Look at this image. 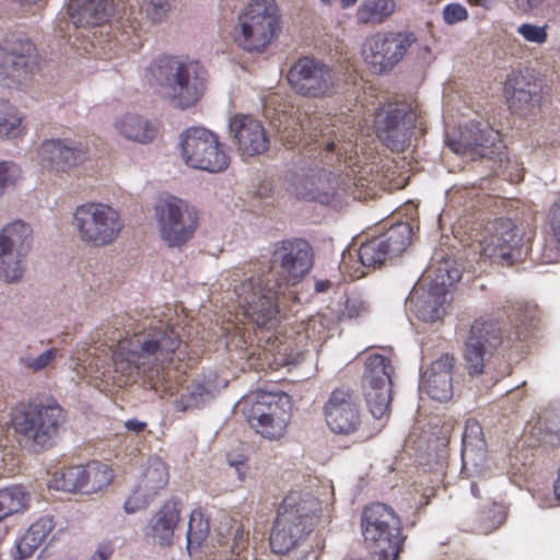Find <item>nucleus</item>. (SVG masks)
<instances>
[{
	"mask_svg": "<svg viewBox=\"0 0 560 560\" xmlns=\"http://www.w3.org/2000/svg\"><path fill=\"white\" fill-rule=\"evenodd\" d=\"M314 253L303 238H287L272 245L268 270L259 261L246 262L242 270L246 277L234 287L242 314L250 324L270 330L278 324V298L281 289L294 285L313 267Z\"/></svg>",
	"mask_w": 560,
	"mask_h": 560,
	"instance_id": "nucleus-1",
	"label": "nucleus"
},
{
	"mask_svg": "<svg viewBox=\"0 0 560 560\" xmlns=\"http://www.w3.org/2000/svg\"><path fill=\"white\" fill-rule=\"evenodd\" d=\"M187 345L167 324L159 320L149 325L130 337L120 339L112 354L114 372L118 374V386H127L144 376L155 390L164 387V392L173 396L172 371L185 373L190 366Z\"/></svg>",
	"mask_w": 560,
	"mask_h": 560,
	"instance_id": "nucleus-2",
	"label": "nucleus"
},
{
	"mask_svg": "<svg viewBox=\"0 0 560 560\" xmlns=\"http://www.w3.org/2000/svg\"><path fill=\"white\" fill-rule=\"evenodd\" d=\"M539 313L536 304L515 301L477 316L464 340L463 358L468 374L483 373L488 351L526 339L530 328L539 320Z\"/></svg>",
	"mask_w": 560,
	"mask_h": 560,
	"instance_id": "nucleus-3",
	"label": "nucleus"
},
{
	"mask_svg": "<svg viewBox=\"0 0 560 560\" xmlns=\"http://www.w3.org/2000/svg\"><path fill=\"white\" fill-rule=\"evenodd\" d=\"M447 145L456 154L471 160H485L494 175L511 183H518L524 178V168L508 156L500 132L489 126L470 121L457 137L447 140Z\"/></svg>",
	"mask_w": 560,
	"mask_h": 560,
	"instance_id": "nucleus-4",
	"label": "nucleus"
},
{
	"mask_svg": "<svg viewBox=\"0 0 560 560\" xmlns=\"http://www.w3.org/2000/svg\"><path fill=\"white\" fill-rule=\"evenodd\" d=\"M319 502L310 494L292 492L279 505L269 545L275 553H288L304 545L314 530Z\"/></svg>",
	"mask_w": 560,
	"mask_h": 560,
	"instance_id": "nucleus-5",
	"label": "nucleus"
},
{
	"mask_svg": "<svg viewBox=\"0 0 560 560\" xmlns=\"http://www.w3.org/2000/svg\"><path fill=\"white\" fill-rule=\"evenodd\" d=\"M147 75L150 82L154 80L161 85L170 101L182 109L195 106L206 91V71L195 60L164 56L149 66Z\"/></svg>",
	"mask_w": 560,
	"mask_h": 560,
	"instance_id": "nucleus-6",
	"label": "nucleus"
},
{
	"mask_svg": "<svg viewBox=\"0 0 560 560\" xmlns=\"http://www.w3.org/2000/svg\"><path fill=\"white\" fill-rule=\"evenodd\" d=\"M63 421V409L55 400L20 401L10 409L9 425L36 453L54 445Z\"/></svg>",
	"mask_w": 560,
	"mask_h": 560,
	"instance_id": "nucleus-7",
	"label": "nucleus"
},
{
	"mask_svg": "<svg viewBox=\"0 0 560 560\" xmlns=\"http://www.w3.org/2000/svg\"><path fill=\"white\" fill-rule=\"evenodd\" d=\"M276 0H250L238 13L234 40L246 52H264L281 33Z\"/></svg>",
	"mask_w": 560,
	"mask_h": 560,
	"instance_id": "nucleus-8",
	"label": "nucleus"
},
{
	"mask_svg": "<svg viewBox=\"0 0 560 560\" xmlns=\"http://www.w3.org/2000/svg\"><path fill=\"white\" fill-rule=\"evenodd\" d=\"M72 225L79 240L92 247H105L115 243L125 226L117 209L95 201H88L75 208Z\"/></svg>",
	"mask_w": 560,
	"mask_h": 560,
	"instance_id": "nucleus-9",
	"label": "nucleus"
},
{
	"mask_svg": "<svg viewBox=\"0 0 560 560\" xmlns=\"http://www.w3.org/2000/svg\"><path fill=\"white\" fill-rule=\"evenodd\" d=\"M529 238L525 231L506 217L488 221L480 231V255L492 264L513 266L521 260Z\"/></svg>",
	"mask_w": 560,
	"mask_h": 560,
	"instance_id": "nucleus-10",
	"label": "nucleus"
},
{
	"mask_svg": "<svg viewBox=\"0 0 560 560\" xmlns=\"http://www.w3.org/2000/svg\"><path fill=\"white\" fill-rule=\"evenodd\" d=\"M362 534L372 544L380 560H397L402 550L405 537L401 523L395 511L384 503L368 505L361 516Z\"/></svg>",
	"mask_w": 560,
	"mask_h": 560,
	"instance_id": "nucleus-11",
	"label": "nucleus"
},
{
	"mask_svg": "<svg viewBox=\"0 0 560 560\" xmlns=\"http://www.w3.org/2000/svg\"><path fill=\"white\" fill-rule=\"evenodd\" d=\"M180 151L185 164L192 168L219 173L230 164L218 136L202 127H191L182 133Z\"/></svg>",
	"mask_w": 560,
	"mask_h": 560,
	"instance_id": "nucleus-12",
	"label": "nucleus"
},
{
	"mask_svg": "<svg viewBox=\"0 0 560 560\" xmlns=\"http://www.w3.org/2000/svg\"><path fill=\"white\" fill-rule=\"evenodd\" d=\"M154 217L161 238L170 247L186 244L198 228L199 217L196 209L174 196L161 198L155 203Z\"/></svg>",
	"mask_w": 560,
	"mask_h": 560,
	"instance_id": "nucleus-13",
	"label": "nucleus"
},
{
	"mask_svg": "<svg viewBox=\"0 0 560 560\" xmlns=\"http://www.w3.org/2000/svg\"><path fill=\"white\" fill-rule=\"evenodd\" d=\"M416 40L412 32H377L365 38L362 58L372 73L383 74L401 61Z\"/></svg>",
	"mask_w": 560,
	"mask_h": 560,
	"instance_id": "nucleus-14",
	"label": "nucleus"
},
{
	"mask_svg": "<svg viewBox=\"0 0 560 560\" xmlns=\"http://www.w3.org/2000/svg\"><path fill=\"white\" fill-rule=\"evenodd\" d=\"M394 372L390 359L382 354L374 353L365 360L362 388L368 409L375 419H387L390 415Z\"/></svg>",
	"mask_w": 560,
	"mask_h": 560,
	"instance_id": "nucleus-15",
	"label": "nucleus"
},
{
	"mask_svg": "<svg viewBox=\"0 0 560 560\" xmlns=\"http://www.w3.org/2000/svg\"><path fill=\"white\" fill-rule=\"evenodd\" d=\"M113 480L114 470L108 464L91 460L56 471L51 483L58 490L90 495L103 491Z\"/></svg>",
	"mask_w": 560,
	"mask_h": 560,
	"instance_id": "nucleus-16",
	"label": "nucleus"
},
{
	"mask_svg": "<svg viewBox=\"0 0 560 560\" xmlns=\"http://www.w3.org/2000/svg\"><path fill=\"white\" fill-rule=\"evenodd\" d=\"M32 229L18 220L0 232V279L14 282L22 278L24 258L31 250Z\"/></svg>",
	"mask_w": 560,
	"mask_h": 560,
	"instance_id": "nucleus-17",
	"label": "nucleus"
},
{
	"mask_svg": "<svg viewBox=\"0 0 560 560\" xmlns=\"http://www.w3.org/2000/svg\"><path fill=\"white\" fill-rule=\"evenodd\" d=\"M288 82L300 95L311 98L331 96L336 80L331 68L313 57H301L290 68Z\"/></svg>",
	"mask_w": 560,
	"mask_h": 560,
	"instance_id": "nucleus-18",
	"label": "nucleus"
},
{
	"mask_svg": "<svg viewBox=\"0 0 560 560\" xmlns=\"http://www.w3.org/2000/svg\"><path fill=\"white\" fill-rule=\"evenodd\" d=\"M36 48L27 38L12 35L0 43V83L11 86L27 78L35 62Z\"/></svg>",
	"mask_w": 560,
	"mask_h": 560,
	"instance_id": "nucleus-19",
	"label": "nucleus"
},
{
	"mask_svg": "<svg viewBox=\"0 0 560 560\" xmlns=\"http://www.w3.org/2000/svg\"><path fill=\"white\" fill-rule=\"evenodd\" d=\"M324 416L328 428L336 434L358 432L362 424L359 396L349 388L334 389L324 406Z\"/></svg>",
	"mask_w": 560,
	"mask_h": 560,
	"instance_id": "nucleus-20",
	"label": "nucleus"
},
{
	"mask_svg": "<svg viewBox=\"0 0 560 560\" xmlns=\"http://www.w3.org/2000/svg\"><path fill=\"white\" fill-rule=\"evenodd\" d=\"M412 229L409 223L400 222L385 233L361 244L359 259L363 266L378 267L387 257L401 254L411 243Z\"/></svg>",
	"mask_w": 560,
	"mask_h": 560,
	"instance_id": "nucleus-21",
	"label": "nucleus"
},
{
	"mask_svg": "<svg viewBox=\"0 0 560 560\" xmlns=\"http://www.w3.org/2000/svg\"><path fill=\"white\" fill-rule=\"evenodd\" d=\"M249 521L226 517L218 526L217 535L212 540L207 556L212 560H236L249 546Z\"/></svg>",
	"mask_w": 560,
	"mask_h": 560,
	"instance_id": "nucleus-22",
	"label": "nucleus"
},
{
	"mask_svg": "<svg viewBox=\"0 0 560 560\" xmlns=\"http://www.w3.org/2000/svg\"><path fill=\"white\" fill-rule=\"evenodd\" d=\"M504 96L513 114L525 117L540 105V88L533 75L512 72L504 83Z\"/></svg>",
	"mask_w": 560,
	"mask_h": 560,
	"instance_id": "nucleus-23",
	"label": "nucleus"
},
{
	"mask_svg": "<svg viewBox=\"0 0 560 560\" xmlns=\"http://www.w3.org/2000/svg\"><path fill=\"white\" fill-rule=\"evenodd\" d=\"M416 114L407 104H386L374 117V126L378 138L389 148H396L398 136L405 128H410Z\"/></svg>",
	"mask_w": 560,
	"mask_h": 560,
	"instance_id": "nucleus-24",
	"label": "nucleus"
},
{
	"mask_svg": "<svg viewBox=\"0 0 560 560\" xmlns=\"http://www.w3.org/2000/svg\"><path fill=\"white\" fill-rule=\"evenodd\" d=\"M230 129L242 154L255 156L268 150L267 132L262 124L250 115H234L230 120Z\"/></svg>",
	"mask_w": 560,
	"mask_h": 560,
	"instance_id": "nucleus-25",
	"label": "nucleus"
},
{
	"mask_svg": "<svg viewBox=\"0 0 560 560\" xmlns=\"http://www.w3.org/2000/svg\"><path fill=\"white\" fill-rule=\"evenodd\" d=\"M290 397L284 393L258 392L254 395L250 409L248 411V422L253 423L255 419L273 418V430L280 431L287 428L290 421Z\"/></svg>",
	"mask_w": 560,
	"mask_h": 560,
	"instance_id": "nucleus-26",
	"label": "nucleus"
},
{
	"mask_svg": "<svg viewBox=\"0 0 560 560\" xmlns=\"http://www.w3.org/2000/svg\"><path fill=\"white\" fill-rule=\"evenodd\" d=\"M114 0H70L68 13L77 26H98L109 21Z\"/></svg>",
	"mask_w": 560,
	"mask_h": 560,
	"instance_id": "nucleus-27",
	"label": "nucleus"
},
{
	"mask_svg": "<svg viewBox=\"0 0 560 560\" xmlns=\"http://www.w3.org/2000/svg\"><path fill=\"white\" fill-rule=\"evenodd\" d=\"M38 156L43 168L66 172L81 161L83 152L60 139H51L42 143Z\"/></svg>",
	"mask_w": 560,
	"mask_h": 560,
	"instance_id": "nucleus-28",
	"label": "nucleus"
},
{
	"mask_svg": "<svg viewBox=\"0 0 560 560\" xmlns=\"http://www.w3.org/2000/svg\"><path fill=\"white\" fill-rule=\"evenodd\" d=\"M180 520V502L171 498L166 500L153 515L149 534L158 539L160 545H170L174 530Z\"/></svg>",
	"mask_w": 560,
	"mask_h": 560,
	"instance_id": "nucleus-29",
	"label": "nucleus"
},
{
	"mask_svg": "<svg viewBox=\"0 0 560 560\" xmlns=\"http://www.w3.org/2000/svg\"><path fill=\"white\" fill-rule=\"evenodd\" d=\"M487 444L480 423L475 419H467L462 438V460L464 467L477 466L486 456Z\"/></svg>",
	"mask_w": 560,
	"mask_h": 560,
	"instance_id": "nucleus-30",
	"label": "nucleus"
},
{
	"mask_svg": "<svg viewBox=\"0 0 560 560\" xmlns=\"http://www.w3.org/2000/svg\"><path fill=\"white\" fill-rule=\"evenodd\" d=\"M168 480V466L161 458L154 457L147 462L136 486L139 487V491L145 492L147 497L154 499L166 488Z\"/></svg>",
	"mask_w": 560,
	"mask_h": 560,
	"instance_id": "nucleus-31",
	"label": "nucleus"
},
{
	"mask_svg": "<svg viewBox=\"0 0 560 560\" xmlns=\"http://www.w3.org/2000/svg\"><path fill=\"white\" fill-rule=\"evenodd\" d=\"M115 126L126 139L140 143L151 142L158 133L154 124L135 114H126Z\"/></svg>",
	"mask_w": 560,
	"mask_h": 560,
	"instance_id": "nucleus-32",
	"label": "nucleus"
},
{
	"mask_svg": "<svg viewBox=\"0 0 560 560\" xmlns=\"http://www.w3.org/2000/svg\"><path fill=\"white\" fill-rule=\"evenodd\" d=\"M396 10L395 0H363L357 9V21L363 25H378L387 21Z\"/></svg>",
	"mask_w": 560,
	"mask_h": 560,
	"instance_id": "nucleus-33",
	"label": "nucleus"
},
{
	"mask_svg": "<svg viewBox=\"0 0 560 560\" xmlns=\"http://www.w3.org/2000/svg\"><path fill=\"white\" fill-rule=\"evenodd\" d=\"M30 497L22 486L0 489V522L23 512L28 505Z\"/></svg>",
	"mask_w": 560,
	"mask_h": 560,
	"instance_id": "nucleus-34",
	"label": "nucleus"
},
{
	"mask_svg": "<svg viewBox=\"0 0 560 560\" xmlns=\"http://www.w3.org/2000/svg\"><path fill=\"white\" fill-rule=\"evenodd\" d=\"M209 521L201 509L192 510L187 530V549L190 556L201 548L209 536Z\"/></svg>",
	"mask_w": 560,
	"mask_h": 560,
	"instance_id": "nucleus-35",
	"label": "nucleus"
},
{
	"mask_svg": "<svg viewBox=\"0 0 560 560\" xmlns=\"http://www.w3.org/2000/svg\"><path fill=\"white\" fill-rule=\"evenodd\" d=\"M173 406L177 411H187L199 408L208 399L210 392L200 383H191L186 387L176 390Z\"/></svg>",
	"mask_w": 560,
	"mask_h": 560,
	"instance_id": "nucleus-36",
	"label": "nucleus"
},
{
	"mask_svg": "<svg viewBox=\"0 0 560 560\" xmlns=\"http://www.w3.org/2000/svg\"><path fill=\"white\" fill-rule=\"evenodd\" d=\"M22 130V116L9 102L0 98V136L15 138Z\"/></svg>",
	"mask_w": 560,
	"mask_h": 560,
	"instance_id": "nucleus-37",
	"label": "nucleus"
},
{
	"mask_svg": "<svg viewBox=\"0 0 560 560\" xmlns=\"http://www.w3.org/2000/svg\"><path fill=\"white\" fill-rule=\"evenodd\" d=\"M422 386L434 400L445 401L452 397V376L445 373L442 376H422Z\"/></svg>",
	"mask_w": 560,
	"mask_h": 560,
	"instance_id": "nucleus-38",
	"label": "nucleus"
},
{
	"mask_svg": "<svg viewBox=\"0 0 560 560\" xmlns=\"http://www.w3.org/2000/svg\"><path fill=\"white\" fill-rule=\"evenodd\" d=\"M546 224V246L560 249V196L550 207Z\"/></svg>",
	"mask_w": 560,
	"mask_h": 560,
	"instance_id": "nucleus-39",
	"label": "nucleus"
},
{
	"mask_svg": "<svg viewBox=\"0 0 560 560\" xmlns=\"http://www.w3.org/2000/svg\"><path fill=\"white\" fill-rule=\"evenodd\" d=\"M318 148H324L327 152H335L339 161L347 163L348 153L355 151V143L352 139L341 140L335 136V139H325L322 135L320 139L316 141Z\"/></svg>",
	"mask_w": 560,
	"mask_h": 560,
	"instance_id": "nucleus-40",
	"label": "nucleus"
},
{
	"mask_svg": "<svg viewBox=\"0 0 560 560\" xmlns=\"http://www.w3.org/2000/svg\"><path fill=\"white\" fill-rule=\"evenodd\" d=\"M548 24L536 25L526 22L518 25L516 32L525 42L540 46L548 40Z\"/></svg>",
	"mask_w": 560,
	"mask_h": 560,
	"instance_id": "nucleus-41",
	"label": "nucleus"
},
{
	"mask_svg": "<svg viewBox=\"0 0 560 560\" xmlns=\"http://www.w3.org/2000/svg\"><path fill=\"white\" fill-rule=\"evenodd\" d=\"M58 355V350L55 348L48 349L37 357L30 354L22 355L20 362L25 368L33 372H38L49 366Z\"/></svg>",
	"mask_w": 560,
	"mask_h": 560,
	"instance_id": "nucleus-42",
	"label": "nucleus"
},
{
	"mask_svg": "<svg viewBox=\"0 0 560 560\" xmlns=\"http://www.w3.org/2000/svg\"><path fill=\"white\" fill-rule=\"evenodd\" d=\"M172 9L170 0H149L144 1L141 10L152 22H162Z\"/></svg>",
	"mask_w": 560,
	"mask_h": 560,
	"instance_id": "nucleus-43",
	"label": "nucleus"
},
{
	"mask_svg": "<svg viewBox=\"0 0 560 560\" xmlns=\"http://www.w3.org/2000/svg\"><path fill=\"white\" fill-rule=\"evenodd\" d=\"M55 528V522L50 516H43L35 521L26 530L40 547Z\"/></svg>",
	"mask_w": 560,
	"mask_h": 560,
	"instance_id": "nucleus-44",
	"label": "nucleus"
},
{
	"mask_svg": "<svg viewBox=\"0 0 560 560\" xmlns=\"http://www.w3.org/2000/svg\"><path fill=\"white\" fill-rule=\"evenodd\" d=\"M454 364V355L445 353L431 363L430 368L425 370L423 376H442L444 373L452 376Z\"/></svg>",
	"mask_w": 560,
	"mask_h": 560,
	"instance_id": "nucleus-45",
	"label": "nucleus"
},
{
	"mask_svg": "<svg viewBox=\"0 0 560 560\" xmlns=\"http://www.w3.org/2000/svg\"><path fill=\"white\" fill-rule=\"evenodd\" d=\"M250 425L257 431V433L269 440H278L282 438L287 431V428H281L280 431H275L272 429L275 425L272 417L255 419Z\"/></svg>",
	"mask_w": 560,
	"mask_h": 560,
	"instance_id": "nucleus-46",
	"label": "nucleus"
},
{
	"mask_svg": "<svg viewBox=\"0 0 560 560\" xmlns=\"http://www.w3.org/2000/svg\"><path fill=\"white\" fill-rule=\"evenodd\" d=\"M153 499L147 497L145 492L139 491V487L135 486L132 493L124 503V510L126 513L131 514L145 509Z\"/></svg>",
	"mask_w": 560,
	"mask_h": 560,
	"instance_id": "nucleus-47",
	"label": "nucleus"
},
{
	"mask_svg": "<svg viewBox=\"0 0 560 560\" xmlns=\"http://www.w3.org/2000/svg\"><path fill=\"white\" fill-rule=\"evenodd\" d=\"M16 556L15 558L19 560L30 558L38 548V544L36 542V538L32 537L27 532H25L16 541Z\"/></svg>",
	"mask_w": 560,
	"mask_h": 560,
	"instance_id": "nucleus-48",
	"label": "nucleus"
},
{
	"mask_svg": "<svg viewBox=\"0 0 560 560\" xmlns=\"http://www.w3.org/2000/svg\"><path fill=\"white\" fill-rule=\"evenodd\" d=\"M442 14L444 22L448 25H453L468 19L467 9L457 2L446 4Z\"/></svg>",
	"mask_w": 560,
	"mask_h": 560,
	"instance_id": "nucleus-49",
	"label": "nucleus"
},
{
	"mask_svg": "<svg viewBox=\"0 0 560 560\" xmlns=\"http://www.w3.org/2000/svg\"><path fill=\"white\" fill-rule=\"evenodd\" d=\"M551 415V411H544L542 415H539L537 418L536 423L532 428V434H535V431H537V441L545 442L546 438L548 435H551L557 432L558 427L556 424H548L549 417Z\"/></svg>",
	"mask_w": 560,
	"mask_h": 560,
	"instance_id": "nucleus-50",
	"label": "nucleus"
},
{
	"mask_svg": "<svg viewBox=\"0 0 560 560\" xmlns=\"http://www.w3.org/2000/svg\"><path fill=\"white\" fill-rule=\"evenodd\" d=\"M21 175L20 167L12 162H0V194L2 190L16 182Z\"/></svg>",
	"mask_w": 560,
	"mask_h": 560,
	"instance_id": "nucleus-51",
	"label": "nucleus"
},
{
	"mask_svg": "<svg viewBox=\"0 0 560 560\" xmlns=\"http://www.w3.org/2000/svg\"><path fill=\"white\" fill-rule=\"evenodd\" d=\"M114 552V546L110 541L101 542L90 560H109Z\"/></svg>",
	"mask_w": 560,
	"mask_h": 560,
	"instance_id": "nucleus-52",
	"label": "nucleus"
},
{
	"mask_svg": "<svg viewBox=\"0 0 560 560\" xmlns=\"http://www.w3.org/2000/svg\"><path fill=\"white\" fill-rule=\"evenodd\" d=\"M302 132H303L302 126L299 129L294 128L293 129V135H291V133L287 135V131L284 130L282 132L281 139L290 148H293L294 145L299 144L302 141Z\"/></svg>",
	"mask_w": 560,
	"mask_h": 560,
	"instance_id": "nucleus-53",
	"label": "nucleus"
},
{
	"mask_svg": "<svg viewBox=\"0 0 560 560\" xmlns=\"http://www.w3.org/2000/svg\"><path fill=\"white\" fill-rule=\"evenodd\" d=\"M148 424L147 422L144 421H140L136 418L133 419H128L126 422H125V428L128 430V431H131V432H135L137 434L143 432L145 429H147Z\"/></svg>",
	"mask_w": 560,
	"mask_h": 560,
	"instance_id": "nucleus-54",
	"label": "nucleus"
},
{
	"mask_svg": "<svg viewBox=\"0 0 560 560\" xmlns=\"http://www.w3.org/2000/svg\"><path fill=\"white\" fill-rule=\"evenodd\" d=\"M331 285L329 280H318L315 282L316 292H326Z\"/></svg>",
	"mask_w": 560,
	"mask_h": 560,
	"instance_id": "nucleus-55",
	"label": "nucleus"
},
{
	"mask_svg": "<svg viewBox=\"0 0 560 560\" xmlns=\"http://www.w3.org/2000/svg\"><path fill=\"white\" fill-rule=\"evenodd\" d=\"M494 0H468L471 5H479L482 8H490Z\"/></svg>",
	"mask_w": 560,
	"mask_h": 560,
	"instance_id": "nucleus-56",
	"label": "nucleus"
},
{
	"mask_svg": "<svg viewBox=\"0 0 560 560\" xmlns=\"http://www.w3.org/2000/svg\"><path fill=\"white\" fill-rule=\"evenodd\" d=\"M498 509L497 504H492V509L483 510L479 513V521L480 523H483L486 518L490 515V513L494 512V510Z\"/></svg>",
	"mask_w": 560,
	"mask_h": 560,
	"instance_id": "nucleus-57",
	"label": "nucleus"
},
{
	"mask_svg": "<svg viewBox=\"0 0 560 560\" xmlns=\"http://www.w3.org/2000/svg\"><path fill=\"white\" fill-rule=\"evenodd\" d=\"M553 491L557 500L560 501V465L558 468V477L557 480L555 481Z\"/></svg>",
	"mask_w": 560,
	"mask_h": 560,
	"instance_id": "nucleus-58",
	"label": "nucleus"
},
{
	"mask_svg": "<svg viewBox=\"0 0 560 560\" xmlns=\"http://www.w3.org/2000/svg\"><path fill=\"white\" fill-rule=\"evenodd\" d=\"M500 523H501V518H500V520H498L497 522H492L490 525H485V526L481 528V530H482L483 533L491 532V530L495 529V528L498 527V524H500Z\"/></svg>",
	"mask_w": 560,
	"mask_h": 560,
	"instance_id": "nucleus-59",
	"label": "nucleus"
},
{
	"mask_svg": "<svg viewBox=\"0 0 560 560\" xmlns=\"http://www.w3.org/2000/svg\"><path fill=\"white\" fill-rule=\"evenodd\" d=\"M358 0H340V5L342 9H347L355 4Z\"/></svg>",
	"mask_w": 560,
	"mask_h": 560,
	"instance_id": "nucleus-60",
	"label": "nucleus"
},
{
	"mask_svg": "<svg viewBox=\"0 0 560 560\" xmlns=\"http://www.w3.org/2000/svg\"><path fill=\"white\" fill-rule=\"evenodd\" d=\"M470 491H471V494H472L475 498H479V497H480V491H479L478 485H477L476 482H471V485H470Z\"/></svg>",
	"mask_w": 560,
	"mask_h": 560,
	"instance_id": "nucleus-61",
	"label": "nucleus"
},
{
	"mask_svg": "<svg viewBox=\"0 0 560 560\" xmlns=\"http://www.w3.org/2000/svg\"><path fill=\"white\" fill-rule=\"evenodd\" d=\"M454 272L456 273L455 277L448 275V278L451 279L450 284H453L454 280H458L460 278V276L458 275V272L456 270Z\"/></svg>",
	"mask_w": 560,
	"mask_h": 560,
	"instance_id": "nucleus-62",
	"label": "nucleus"
},
{
	"mask_svg": "<svg viewBox=\"0 0 560 560\" xmlns=\"http://www.w3.org/2000/svg\"><path fill=\"white\" fill-rule=\"evenodd\" d=\"M242 467H244V463L240 462L238 465L236 466V470L240 471Z\"/></svg>",
	"mask_w": 560,
	"mask_h": 560,
	"instance_id": "nucleus-63",
	"label": "nucleus"
},
{
	"mask_svg": "<svg viewBox=\"0 0 560 560\" xmlns=\"http://www.w3.org/2000/svg\"><path fill=\"white\" fill-rule=\"evenodd\" d=\"M233 275H234V276H238V275H240V269H235V270L233 271Z\"/></svg>",
	"mask_w": 560,
	"mask_h": 560,
	"instance_id": "nucleus-64",
	"label": "nucleus"
}]
</instances>
